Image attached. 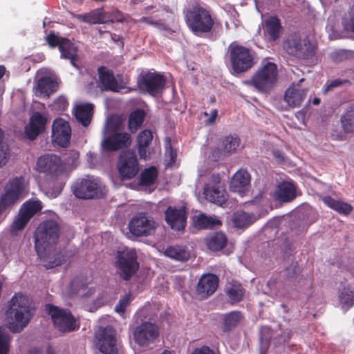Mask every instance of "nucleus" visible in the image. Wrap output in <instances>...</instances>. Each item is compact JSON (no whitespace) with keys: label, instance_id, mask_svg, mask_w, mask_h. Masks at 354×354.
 Segmentation results:
<instances>
[{"label":"nucleus","instance_id":"f257e3e1","mask_svg":"<svg viewBox=\"0 0 354 354\" xmlns=\"http://www.w3.org/2000/svg\"><path fill=\"white\" fill-rule=\"evenodd\" d=\"M59 235V227L53 220L41 223L35 232L36 252L47 268H53L67 262L71 256L66 251L54 249Z\"/></svg>","mask_w":354,"mask_h":354},{"label":"nucleus","instance_id":"f03ea898","mask_svg":"<svg viewBox=\"0 0 354 354\" xmlns=\"http://www.w3.org/2000/svg\"><path fill=\"white\" fill-rule=\"evenodd\" d=\"M33 315L29 299L22 294H15L6 312L8 328L12 333H19L30 321Z\"/></svg>","mask_w":354,"mask_h":354},{"label":"nucleus","instance_id":"7ed1b4c3","mask_svg":"<svg viewBox=\"0 0 354 354\" xmlns=\"http://www.w3.org/2000/svg\"><path fill=\"white\" fill-rule=\"evenodd\" d=\"M101 147L103 150L117 151L131 144V136L124 131V124L117 117L107 119L102 131Z\"/></svg>","mask_w":354,"mask_h":354},{"label":"nucleus","instance_id":"20e7f679","mask_svg":"<svg viewBox=\"0 0 354 354\" xmlns=\"http://www.w3.org/2000/svg\"><path fill=\"white\" fill-rule=\"evenodd\" d=\"M185 19L189 29L197 36L209 32L214 25L209 11L199 5L187 8L185 11Z\"/></svg>","mask_w":354,"mask_h":354},{"label":"nucleus","instance_id":"39448f33","mask_svg":"<svg viewBox=\"0 0 354 354\" xmlns=\"http://www.w3.org/2000/svg\"><path fill=\"white\" fill-rule=\"evenodd\" d=\"M283 50L290 56L300 59H309L314 57L317 45L308 38L297 33L289 35L283 42Z\"/></svg>","mask_w":354,"mask_h":354},{"label":"nucleus","instance_id":"423d86ee","mask_svg":"<svg viewBox=\"0 0 354 354\" xmlns=\"http://www.w3.org/2000/svg\"><path fill=\"white\" fill-rule=\"evenodd\" d=\"M37 167L40 172L45 173L53 179L59 180L60 189L55 195V197L63 187L64 181L66 178L65 165L59 156L54 154H47L41 156L37 160Z\"/></svg>","mask_w":354,"mask_h":354},{"label":"nucleus","instance_id":"0eeeda50","mask_svg":"<svg viewBox=\"0 0 354 354\" xmlns=\"http://www.w3.org/2000/svg\"><path fill=\"white\" fill-rule=\"evenodd\" d=\"M203 183V194L209 202L222 204L225 201V191L218 174H199L197 187Z\"/></svg>","mask_w":354,"mask_h":354},{"label":"nucleus","instance_id":"6e6552de","mask_svg":"<svg viewBox=\"0 0 354 354\" xmlns=\"http://www.w3.org/2000/svg\"><path fill=\"white\" fill-rule=\"evenodd\" d=\"M73 188L75 196L83 199L102 197L107 192L103 183L93 176L77 180Z\"/></svg>","mask_w":354,"mask_h":354},{"label":"nucleus","instance_id":"1a4fd4ad","mask_svg":"<svg viewBox=\"0 0 354 354\" xmlns=\"http://www.w3.org/2000/svg\"><path fill=\"white\" fill-rule=\"evenodd\" d=\"M115 258L119 274L124 280H129L138 269L136 250L128 248L119 250Z\"/></svg>","mask_w":354,"mask_h":354},{"label":"nucleus","instance_id":"9d476101","mask_svg":"<svg viewBox=\"0 0 354 354\" xmlns=\"http://www.w3.org/2000/svg\"><path fill=\"white\" fill-rule=\"evenodd\" d=\"M132 335L139 347L147 349L158 339L159 328L154 323L145 321L133 328Z\"/></svg>","mask_w":354,"mask_h":354},{"label":"nucleus","instance_id":"9b49d317","mask_svg":"<svg viewBox=\"0 0 354 354\" xmlns=\"http://www.w3.org/2000/svg\"><path fill=\"white\" fill-rule=\"evenodd\" d=\"M229 50L231 64L234 72H245L253 66L254 53L249 48L232 44L229 46Z\"/></svg>","mask_w":354,"mask_h":354},{"label":"nucleus","instance_id":"f8f14e48","mask_svg":"<svg viewBox=\"0 0 354 354\" xmlns=\"http://www.w3.org/2000/svg\"><path fill=\"white\" fill-rule=\"evenodd\" d=\"M26 187L27 183L22 176L10 180L5 186L4 194L0 198V208H6L23 198L26 192Z\"/></svg>","mask_w":354,"mask_h":354},{"label":"nucleus","instance_id":"ddd939ff","mask_svg":"<svg viewBox=\"0 0 354 354\" xmlns=\"http://www.w3.org/2000/svg\"><path fill=\"white\" fill-rule=\"evenodd\" d=\"M277 68L276 64L268 62L257 71L252 80V84L258 90L266 92L276 83Z\"/></svg>","mask_w":354,"mask_h":354},{"label":"nucleus","instance_id":"4468645a","mask_svg":"<svg viewBox=\"0 0 354 354\" xmlns=\"http://www.w3.org/2000/svg\"><path fill=\"white\" fill-rule=\"evenodd\" d=\"M46 310L59 330L69 332L77 328L76 321L68 310L51 304L46 306Z\"/></svg>","mask_w":354,"mask_h":354},{"label":"nucleus","instance_id":"2eb2a0df","mask_svg":"<svg viewBox=\"0 0 354 354\" xmlns=\"http://www.w3.org/2000/svg\"><path fill=\"white\" fill-rule=\"evenodd\" d=\"M46 41L52 48L58 46L61 57L64 59H70L71 64L73 66L77 67L76 64L77 57V47L69 39L52 33L46 37Z\"/></svg>","mask_w":354,"mask_h":354},{"label":"nucleus","instance_id":"dca6fc26","mask_svg":"<svg viewBox=\"0 0 354 354\" xmlns=\"http://www.w3.org/2000/svg\"><path fill=\"white\" fill-rule=\"evenodd\" d=\"M41 209V203L38 200H30L24 203L20 208L17 218L12 223V232L22 230L30 218Z\"/></svg>","mask_w":354,"mask_h":354},{"label":"nucleus","instance_id":"f3484780","mask_svg":"<svg viewBox=\"0 0 354 354\" xmlns=\"http://www.w3.org/2000/svg\"><path fill=\"white\" fill-rule=\"evenodd\" d=\"M118 169L123 178L131 179L138 173V162L133 151L127 150L122 152L119 158Z\"/></svg>","mask_w":354,"mask_h":354},{"label":"nucleus","instance_id":"a211bd4d","mask_svg":"<svg viewBox=\"0 0 354 354\" xmlns=\"http://www.w3.org/2000/svg\"><path fill=\"white\" fill-rule=\"evenodd\" d=\"M156 228L153 219L145 214L134 216L129 223L130 232L136 236H147L151 234Z\"/></svg>","mask_w":354,"mask_h":354},{"label":"nucleus","instance_id":"6ab92c4d","mask_svg":"<svg viewBox=\"0 0 354 354\" xmlns=\"http://www.w3.org/2000/svg\"><path fill=\"white\" fill-rule=\"evenodd\" d=\"M97 346L104 354H115L117 353L115 333L112 326L100 327L96 333Z\"/></svg>","mask_w":354,"mask_h":354},{"label":"nucleus","instance_id":"aec40b11","mask_svg":"<svg viewBox=\"0 0 354 354\" xmlns=\"http://www.w3.org/2000/svg\"><path fill=\"white\" fill-rule=\"evenodd\" d=\"M165 84V80L163 76L156 73H147L143 75L138 83L140 89L152 95L161 93Z\"/></svg>","mask_w":354,"mask_h":354},{"label":"nucleus","instance_id":"412c9836","mask_svg":"<svg viewBox=\"0 0 354 354\" xmlns=\"http://www.w3.org/2000/svg\"><path fill=\"white\" fill-rule=\"evenodd\" d=\"M48 116L45 113L34 112L30 118L29 123L25 127V133L29 140H35L45 130Z\"/></svg>","mask_w":354,"mask_h":354},{"label":"nucleus","instance_id":"4be33fe9","mask_svg":"<svg viewBox=\"0 0 354 354\" xmlns=\"http://www.w3.org/2000/svg\"><path fill=\"white\" fill-rule=\"evenodd\" d=\"M71 129L69 124L62 118H57L52 125V138L54 142L66 147L71 139Z\"/></svg>","mask_w":354,"mask_h":354},{"label":"nucleus","instance_id":"5701e85b","mask_svg":"<svg viewBox=\"0 0 354 354\" xmlns=\"http://www.w3.org/2000/svg\"><path fill=\"white\" fill-rule=\"evenodd\" d=\"M99 86L102 91L119 92L124 88L122 83L115 77L113 73L105 67L98 68Z\"/></svg>","mask_w":354,"mask_h":354},{"label":"nucleus","instance_id":"b1692460","mask_svg":"<svg viewBox=\"0 0 354 354\" xmlns=\"http://www.w3.org/2000/svg\"><path fill=\"white\" fill-rule=\"evenodd\" d=\"M165 220L171 229L176 231L183 230L186 223L185 209L169 206L165 212Z\"/></svg>","mask_w":354,"mask_h":354},{"label":"nucleus","instance_id":"393cba45","mask_svg":"<svg viewBox=\"0 0 354 354\" xmlns=\"http://www.w3.org/2000/svg\"><path fill=\"white\" fill-rule=\"evenodd\" d=\"M218 278L213 274H203L197 285L196 292L201 298H207L212 295L217 289Z\"/></svg>","mask_w":354,"mask_h":354},{"label":"nucleus","instance_id":"a878e982","mask_svg":"<svg viewBox=\"0 0 354 354\" xmlns=\"http://www.w3.org/2000/svg\"><path fill=\"white\" fill-rule=\"evenodd\" d=\"M306 95V91L299 84H292L285 92L284 100L290 107H296L301 104Z\"/></svg>","mask_w":354,"mask_h":354},{"label":"nucleus","instance_id":"bb28decb","mask_svg":"<svg viewBox=\"0 0 354 354\" xmlns=\"http://www.w3.org/2000/svg\"><path fill=\"white\" fill-rule=\"evenodd\" d=\"M295 185L287 181L279 183L274 193V198L280 203H289L296 198Z\"/></svg>","mask_w":354,"mask_h":354},{"label":"nucleus","instance_id":"cd10ccee","mask_svg":"<svg viewBox=\"0 0 354 354\" xmlns=\"http://www.w3.org/2000/svg\"><path fill=\"white\" fill-rule=\"evenodd\" d=\"M250 176L248 171L239 170L236 171L231 180L230 189L232 192L243 195L250 184Z\"/></svg>","mask_w":354,"mask_h":354},{"label":"nucleus","instance_id":"c85d7f7f","mask_svg":"<svg viewBox=\"0 0 354 354\" xmlns=\"http://www.w3.org/2000/svg\"><path fill=\"white\" fill-rule=\"evenodd\" d=\"M263 32L270 41L278 39L283 31L280 21L276 17H270L263 21Z\"/></svg>","mask_w":354,"mask_h":354},{"label":"nucleus","instance_id":"c756f323","mask_svg":"<svg viewBox=\"0 0 354 354\" xmlns=\"http://www.w3.org/2000/svg\"><path fill=\"white\" fill-rule=\"evenodd\" d=\"M57 88V82L55 77H43L37 80L35 93L38 96L49 97Z\"/></svg>","mask_w":354,"mask_h":354},{"label":"nucleus","instance_id":"7c9ffc66","mask_svg":"<svg viewBox=\"0 0 354 354\" xmlns=\"http://www.w3.org/2000/svg\"><path fill=\"white\" fill-rule=\"evenodd\" d=\"M93 112V106L92 104H80L75 107V116L82 126L87 127L91 123Z\"/></svg>","mask_w":354,"mask_h":354},{"label":"nucleus","instance_id":"2f4dec72","mask_svg":"<svg viewBox=\"0 0 354 354\" xmlns=\"http://www.w3.org/2000/svg\"><path fill=\"white\" fill-rule=\"evenodd\" d=\"M321 200L326 206L340 214L348 215L353 211V207L350 204L339 200H335L330 196H323Z\"/></svg>","mask_w":354,"mask_h":354},{"label":"nucleus","instance_id":"473e14b6","mask_svg":"<svg viewBox=\"0 0 354 354\" xmlns=\"http://www.w3.org/2000/svg\"><path fill=\"white\" fill-rule=\"evenodd\" d=\"M194 224L198 228L212 229L221 225V221L215 216L201 214L194 217Z\"/></svg>","mask_w":354,"mask_h":354},{"label":"nucleus","instance_id":"72a5a7b5","mask_svg":"<svg viewBox=\"0 0 354 354\" xmlns=\"http://www.w3.org/2000/svg\"><path fill=\"white\" fill-rule=\"evenodd\" d=\"M225 292L232 303L238 302L242 300L244 296V289L237 281H232L228 282L225 286Z\"/></svg>","mask_w":354,"mask_h":354},{"label":"nucleus","instance_id":"f704fd0d","mask_svg":"<svg viewBox=\"0 0 354 354\" xmlns=\"http://www.w3.org/2000/svg\"><path fill=\"white\" fill-rule=\"evenodd\" d=\"M153 135L151 131L145 129L139 133L138 136V153L140 157L147 159L149 153L147 152V148L151 142Z\"/></svg>","mask_w":354,"mask_h":354},{"label":"nucleus","instance_id":"c9c22d12","mask_svg":"<svg viewBox=\"0 0 354 354\" xmlns=\"http://www.w3.org/2000/svg\"><path fill=\"white\" fill-rule=\"evenodd\" d=\"M164 254L166 257L182 262L187 261L190 257L189 252L185 248L179 245L167 247L165 250Z\"/></svg>","mask_w":354,"mask_h":354},{"label":"nucleus","instance_id":"e433bc0d","mask_svg":"<svg viewBox=\"0 0 354 354\" xmlns=\"http://www.w3.org/2000/svg\"><path fill=\"white\" fill-rule=\"evenodd\" d=\"M221 150L224 151V156H229L234 153L241 144L240 138L236 136H227L220 141Z\"/></svg>","mask_w":354,"mask_h":354},{"label":"nucleus","instance_id":"4c0bfd02","mask_svg":"<svg viewBox=\"0 0 354 354\" xmlns=\"http://www.w3.org/2000/svg\"><path fill=\"white\" fill-rule=\"evenodd\" d=\"M341 125L346 133H354V106L349 105L342 115Z\"/></svg>","mask_w":354,"mask_h":354},{"label":"nucleus","instance_id":"58836bf2","mask_svg":"<svg viewBox=\"0 0 354 354\" xmlns=\"http://www.w3.org/2000/svg\"><path fill=\"white\" fill-rule=\"evenodd\" d=\"M254 214L237 212L233 215V221L236 227H244L254 223L259 217Z\"/></svg>","mask_w":354,"mask_h":354},{"label":"nucleus","instance_id":"ea45409f","mask_svg":"<svg viewBox=\"0 0 354 354\" xmlns=\"http://www.w3.org/2000/svg\"><path fill=\"white\" fill-rule=\"evenodd\" d=\"M206 243L210 250L219 251L226 245L227 238L223 233L217 232L207 238Z\"/></svg>","mask_w":354,"mask_h":354},{"label":"nucleus","instance_id":"a19ab883","mask_svg":"<svg viewBox=\"0 0 354 354\" xmlns=\"http://www.w3.org/2000/svg\"><path fill=\"white\" fill-rule=\"evenodd\" d=\"M339 301L344 308L354 304V288L350 285L344 286L339 292Z\"/></svg>","mask_w":354,"mask_h":354},{"label":"nucleus","instance_id":"79ce46f5","mask_svg":"<svg viewBox=\"0 0 354 354\" xmlns=\"http://www.w3.org/2000/svg\"><path fill=\"white\" fill-rule=\"evenodd\" d=\"M145 114L140 109L134 111L130 114L128 126L131 133H135L143 122Z\"/></svg>","mask_w":354,"mask_h":354},{"label":"nucleus","instance_id":"37998d69","mask_svg":"<svg viewBox=\"0 0 354 354\" xmlns=\"http://www.w3.org/2000/svg\"><path fill=\"white\" fill-rule=\"evenodd\" d=\"M242 315L239 312L234 311L224 316L225 330H230L235 327L241 320Z\"/></svg>","mask_w":354,"mask_h":354},{"label":"nucleus","instance_id":"c03bdc74","mask_svg":"<svg viewBox=\"0 0 354 354\" xmlns=\"http://www.w3.org/2000/svg\"><path fill=\"white\" fill-rule=\"evenodd\" d=\"M77 18L89 24H100L103 23L100 12L97 10L84 15H79Z\"/></svg>","mask_w":354,"mask_h":354},{"label":"nucleus","instance_id":"a18cd8bd","mask_svg":"<svg viewBox=\"0 0 354 354\" xmlns=\"http://www.w3.org/2000/svg\"><path fill=\"white\" fill-rule=\"evenodd\" d=\"M157 178V170L155 167H151L145 169L141 174L140 181L144 185H149L155 182Z\"/></svg>","mask_w":354,"mask_h":354},{"label":"nucleus","instance_id":"49530a36","mask_svg":"<svg viewBox=\"0 0 354 354\" xmlns=\"http://www.w3.org/2000/svg\"><path fill=\"white\" fill-rule=\"evenodd\" d=\"M131 301V294H127L124 296L122 297L119 300L118 303L115 306V311L120 314V315H123L125 313L127 307L129 305Z\"/></svg>","mask_w":354,"mask_h":354},{"label":"nucleus","instance_id":"de8ad7c7","mask_svg":"<svg viewBox=\"0 0 354 354\" xmlns=\"http://www.w3.org/2000/svg\"><path fill=\"white\" fill-rule=\"evenodd\" d=\"M137 22L146 23L149 25L153 26L160 30L165 31L167 34H172L173 30L168 27H166L164 24L160 21H154L151 17H143L140 18Z\"/></svg>","mask_w":354,"mask_h":354},{"label":"nucleus","instance_id":"09e8293b","mask_svg":"<svg viewBox=\"0 0 354 354\" xmlns=\"http://www.w3.org/2000/svg\"><path fill=\"white\" fill-rule=\"evenodd\" d=\"M68 105L67 99L64 96H60L54 100L52 104V109L57 113L64 111Z\"/></svg>","mask_w":354,"mask_h":354},{"label":"nucleus","instance_id":"8fccbe9b","mask_svg":"<svg viewBox=\"0 0 354 354\" xmlns=\"http://www.w3.org/2000/svg\"><path fill=\"white\" fill-rule=\"evenodd\" d=\"M10 155L8 145L3 142V138L0 140V167L5 165L8 161Z\"/></svg>","mask_w":354,"mask_h":354},{"label":"nucleus","instance_id":"3c124183","mask_svg":"<svg viewBox=\"0 0 354 354\" xmlns=\"http://www.w3.org/2000/svg\"><path fill=\"white\" fill-rule=\"evenodd\" d=\"M80 154L76 151H70L65 158V165H67L71 167H75L79 159Z\"/></svg>","mask_w":354,"mask_h":354},{"label":"nucleus","instance_id":"603ef678","mask_svg":"<svg viewBox=\"0 0 354 354\" xmlns=\"http://www.w3.org/2000/svg\"><path fill=\"white\" fill-rule=\"evenodd\" d=\"M348 83L349 82L347 80L335 79L328 82V84L326 86L325 91H329L334 88L343 86Z\"/></svg>","mask_w":354,"mask_h":354},{"label":"nucleus","instance_id":"864d4df0","mask_svg":"<svg viewBox=\"0 0 354 354\" xmlns=\"http://www.w3.org/2000/svg\"><path fill=\"white\" fill-rule=\"evenodd\" d=\"M28 354H55L54 349L48 346L43 348H33L29 351Z\"/></svg>","mask_w":354,"mask_h":354},{"label":"nucleus","instance_id":"5fc2aeb1","mask_svg":"<svg viewBox=\"0 0 354 354\" xmlns=\"http://www.w3.org/2000/svg\"><path fill=\"white\" fill-rule=\"evenodd\" d=\"M221 145L218 144V147L213 149L209 155V158L213 161H217L219 159L225 157L223 150H221Z\"/></svg>","mask_w":354,"mask_h":354},{"label":"nucleus","instance_id":"6e6d98bb","mask_svg":"<svg viewBox=\"0 0 354 354\" xmlns=\"http://www.w3.org/2000/svg\"><path fill=\"white\" fill-rule=\"evenodd\" d=\"M190 354H217V353L209 346H203L196 348Z\"/></svg>","mask_w":354,"mask_h":354},{"label":"nucleus","instance_id":"4d7b16f0","mask_svg":"<svg viewBox=\"0 0 354 354\" xmlns=\"http://www.w3.org/2000/svg\"><path fill=\"white\" fill-rule=\"evenodd\" d=\"M77 283L75 280H73L72 282H71V289L72 290L75 291V293H77V294H80L82 295H85V293L84 292V285H82L81 287L77 289Z\"/></svg>","mask_w":354,"mask_h":354},{"label":"nucleus","instance_id":"13d9d810","mask_svg":"<svg viewBox=\"0 0 354 354\" xmlns=\"http://www.w3.org/2000/svg\"><path fill=\"white\" fill-rule=\"evenodd\" d=\"M111 21H117V22H122L123 21L124 17L122 12L119 11H113L111 14Z\"/></svg>","mask_w":354,"mask_h":354},{"label":"nucleus","instance_id":"bf43d9fd","mask_svg":"<svg viewBox=\"0 0 354 354\" xmlns=\"http://www.w3.org/2000/svg\"><path fill=\"white\" fill-rule=\"evenodd\" d=\"M297 270V268L296 266H291L286 269V274L288 278H292L296 274Z\"/></svg>","mask_w":354,"mask_h":354},{"label":"nucleus","instance_id":"052dcab7","mask_svg":"<svg viewBox=\"0 0 354 354\" xmlns=\"http://www.w3.org/2000/svg\"><path fill=\"white\" fill-rule=\"evenodd\" d=\"M217 115H218L217 110L212 109L211 112H210V117L206 120V123L208 124H214Z\"/></svg>","mask_w":354,"mask_h":354},{"label":"nucleus","instance_id":"680f3d73","mask_svg":"<svg viewBox=\"0 0 354 354\" xmlns=\"http://www.w3.org/2000/svg\"><path fill=\"white\" fill-rule=\"evenodd\" d=\"M261 198H262L261 195L259 194L254 200H252V201L246 203V204L247 205H250V204L259 203L260 202Z\"/></svg>","mask_w":354,"mask_h":354},{"label":"nucleus","instance_id":"e2e57ef3","mask_svg":"<svg viewBox=\"0 0 354 354\" xmlns=\"http://www.w3.org/2000/svg\"><path fill=\"white\" fill-rule=\"evenodd\" d=\"M273 154H274V156L279 160V161H281L283 160V156L281 154V153L279 151H275L273 152Z\"/></svg>","mask_w":354,"mask_h":354},{"label":"nucleus","instance_id":"0e129e2a","mask_svg":"<svg viewBox=\"0 0 354 354\" xmlns=\"http://www.w3.org/2000/svg\"><path fill=\"white\" fill-rule=\"evenodd\" d=\"M169 156H170V161L171 162H174V161H175V154H174V153L173 152V151L171 149L169 151Z\"/></svg>","mask_w":354,"mask_h":354},{"label":"nucleus","instance_id":"69168bd1","mask_svg":"<svg viewBox=\"0 0 354 354\" xmlns=\"http://www.w3.org/2000/svg\"><path fill=\"white\" fill-rule=\"evenodd\" d=\"M6 72V68L3 66L0 65V79L3 77Z\"/></svg>","mask_w":354,"mask_h":354},{"label":"nucleus","instance_id":"338daca9","mask_svg":"<svg viewBox=\"0 0 354 354\" xmlns=\"http://www.w3.org/2000/svg\"><path fill=\"white\" fill-rule=\"evenodd\" d=\"M320 102V100L317 97H315L313 100V104L315 105H318Z\"/></svg>","mask_w":354,"mask_h":354},{"label":"nucleus","instance_id":"774afa93","mask_svg":"<svg viewBox=\"0 0 354 354\" xmlns=\"http://www.w3.org/2000/svg\"><path fill=\"white\" fill-rule=\"evenodd\" d=\"M350 25H351V28L354 32V17L351 19Z\"/></svg>","mask_w":354,"mask_h":354}]
</instances>
